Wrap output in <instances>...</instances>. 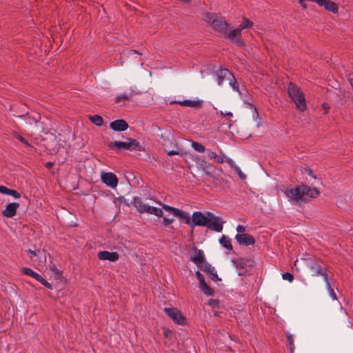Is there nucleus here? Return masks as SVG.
<instances>
[{
  "label": "nucleus",
  "instance_id": "1",
  "mask_svg": "<svg viewBox=\"0 0 353 353\" xmlns=\"http://www.w3.org/2000/svg\"><path fill=\"white\" fill-rule=\"evenodd\" d=\"M285 196L296 203L305 201L307 198H316L320 194V191L316 188L305 185H298L294 188H288L285 191Z\"/></svg>",
  "mask_w": 353,
  "mask_h": 353
},
{
  "label": "nucleus",
  "instance_id": "2",
  "mask_svg": "<svg viewBox=\"0 0 353 353\" xmlns=\"http://www.w3.org/2000/svg\"><path fill=\"white\" fill-rule=\"evenodd\" d=\"M254 23L249 19L243 17L241 23L235 29L230 30L228 34V38L234 40V43L239 46H245L244 41L241 38V32L245 29L251 28Z\"/></svg>",
  "mask_w": 353,
  "mask_h": 353
},
{
  "label": "nucleus",
  "instance_id": "3",
  "mask_svg": "<svg viewBox=\"0 0 353 353\" xmlns=\"http://www.w3.org/2000/svg\"><path fill=\"white\" fill-rule=\"evenodd\" d=\"M288 93L300 111L306 109L305 96L298 85L290 82L288 85Z\"/></svg>",
  "mask_w": 353,
  "mask_h": 353
},
{
  "label": "nucleus",
  "instance_id": "4",
  "mask_svg": "<svg viewBox=\"0 0 353 353\" xmlns=\"http://www.w3.org/2000/svg\"><path fill=\"white\" fill-rule=\"evenodd\" d=\"M110 148H117L118 150H128L130 151L138 150L144 151V148L141 143L134 139L127 138L126 141H113L108 143Z\"/></svg>",
  "mask_w": 353,
  "mask_h": 353
},
{
  "label": "nucleus",
  "instance_id": "5",
  "mask_svg": "<svg viewBox=\"0 0 353 353\" xmlns=\"http://www.w3.org/2000/svg\"><path fill=\"white\" fill-rule=\"evenodd\" d=\"M309 269L312 272V275L314 276H323L325 281L328 278V275L326 272V268L322 264V263L318 261H312L309 264Z\"/></svg>",
  "mask_w": 353,
  "mask_h": 353
},
{
  "label": "nucleus",
  "instance_id": "6",
  "mask_svg": "<svg viewBox=\"0 0 353 353\" xmlns=\"http://www.w3.org/2000/svg\"><path fill=\"white\" fill-rule=\"evenodd\" d=\"M208 215L210 218L209 223L206 227L210 230L216 231L217 232H221L223 230V224L225 223L222 218L216 216L211 212H208Z\"/></svg>",
  "mask_w": 353,
  "mask_h": 353
},
{
  "label": "nucleus",
  "instance_id": "7",
  "mask_svg": "<svg viewBox=\"0 0 353 353\" xmlns=\"http://www.w3.org/2000/svg\"><path fill=\"white\" fill-rule=\"evenodd\" d=\"M210 216L204 215L201 212H194L192 216L191 228L193 231L195 226H205L209 223Z\"/></svg>",
  "mask_w": 353,
  "mask_h": 353
},
{
  "label": "nucleus",
  "instance_id": "8",
  "mask_svg": "<svg viewBox=\"0 0 353 353\" xmlns=\"http://www.w3.org/2000/svg\"><path fill=\"white\" fill-rule=\"evenodd\" d=\"M165 312L177 324L183 325L185 323V317L182 315L181 312L176 308L164 309Z\"/></svg>",
  "mask_w": 353,
  "mask_h": 353
},
{
  "label": "nucleus",
  "instance_id": "9",
  "mask_svg": "<svg viewBox=\"0 0 353 353\" xmlns=\"http://www.w3.org/2000/svg\"><path fill=\"white\" fill-rule=\"evenodd\" d=\"M21 272L28 276H30L34 279H35L37 281L40 282L43 285L46 287L48 289H52V285L46 281L41 275H39L36 272L33 271L32 269L29 268H23L21 269Z\"/></svg>",
  "mask_w": 353,
  "mask_h": 353
},
{
  "label": "nucleus",
  "instance_id": "10",
  "mask_svg": "<svg viewBox=\"0 0 353 353\" xmlns=\"http://www.w3.org/2000/svg\"><path fill=\"white\" fill-rule=\"evenodd\" d=\"M193 160L195 162L197 169L202 170L204 174L208 176H210L212 174L211 172L210 171L211 165L205 159L199 156H195L193 157Z\"/></svg>",
  "mask_w": 353,
  "mask_h": 353
},
{
  "label": "nucleus",
  "instance_id": "11",
  "mask_svg": "<svg viewBox=\"0 0 353 353\" xmlns=\"http://www.w3.org/2000/svg\"><path fill=\"white\" fill-rule=\"evenodd\" d=\"M177 103L181 106L190 107L196 110L201 109L203 107V101L202 100H190L186 99L183 101H173L170 102V104Z\"/></svg>",
  "mask_w": 353,
  "mask_h": 353
},
{
  "label": "nucleus",
  "instance_id": "12",
  "mask_svg": "<svg viewBox=\"0 0 353 353\" xmlns=\"http://www.w3.org/2000/svg\"><path fill=\"white\" fill-rule=\"evenodd\" d=\"M101 180L105 184L112 188H116L118 184L117 176L112 172H102Z\"/></svg>",
  "mask_w": 353,
  "mask_h": 353
},
{
  "label": "nucleus",
  "instance_id": "13",
  "mask_svg": "<svg viewBox=\"0 0 353 353\" xmlns=\"http://www.w3.org/2000/svg\"><path fill=\"white\" fill-rule=\"evenodd\" d=\"M235 239L240 245L245 246L254 245L255 243L254 238L248 234H237Z\"/></svg>",
  "mask_w": 353,
  "mask_h": 353
},
{
  "label": "nucleus",
  "instance_id": "14",
  "mask_svg": "<svg viewBox=\"0 0 353 353\" xmlns=\"http://www.w3.org/2000/svg\"><path fill=\"white\" fill-rule=\"evenodd\" d=\"M212 27L216 31L225 34L228 38V34L230 31H228L229 24L226 21L217 19Z\"/></svg>",
  "mask_w": 353,
  "mask_h": 353
},
{
  "label": "nucleus",
  "instance_id": "15",
  "mask_svg": "<svg viewBox=\"0 0 353 353\" xmlns=\"http://www.w3.org/2000/svg\"><path fill=\"white\" fill-rule=\"evenodd\" d=\"M20 205L18 203H10L2 212V214L6 218H12L15 216Z\"/></svg>",
  "mask_w": 353,
  "mask_h": 353
},
{
  "label": "nucleus",
  "instance_id": "16",
  "mask_svg": "<svg viewBox=\"0 0 353 353\" xmlns=\"http://www.w3.org/2000/svg\"><path fill=\"white\" fill-rule=\"evenodd\" d=\"M129 125L124 119H117L110 123V128L117 132H123L128 128Z\"/></svg>",
  "mask_w": 353,
  "mask_h": 353
},
{
  "label": "nucleus",
  "instance_id": "17",
  "mask_svg": "<svg viewBox=\"0 0 353 353\" xmlns=\"http://www.w3.org/2000/svg\"><path fill=\"white\" fill-rule=\"evenodd\" d=\"M98 258L100 260H108L114 262L119 259V255L117 252H110L108 251H101L98 253Z\"/></svg>",
  "mask_w": 353,
  "mask_h": 353
},
{
  "label": "nucleus",
  "instance_id": "18",
  "mask_svg": "<svg viewBox=\"0 0 353 353\" xmlns=\"http://www.w3.org/2000/svg\"><path fill=\"white\" fill-rule=\"evenodd\" d=\"M232 77V73L228 69H220L217 72V83L219 85H222L224 81H228Z\"/></svg>",
  "mask_w": 353,
  "mask_h": 353
},
{
  "label": "nucleus",
  "instance_id": "19",
  "mask_svg": "<svg viewBox=\"0 0 353 353\" xmlns=\"http://www.w3.org/2000/svg\"><path fill=\"white\" fill-rule=\"evenodd\" d=\"M191 261H193L197 267H199V265L203 263L206 261L203 252L201 250L196 249L194 254L191 256Z\"/></svg>",
  "mask_w": 353,
  "mask_h": 353
},
{
  "label": "nucleus",
  "instance_id": "20",
  "mask_svg": "<svg viewBox=\"0 0 353 353\" xmlns=\"http://www.w3.org/2000/svg\"><path fill=\"white\" fill-rule=\"evenodd\" d=\"M132 203L140 213L145 212L148 205L143 203V201L140 197L135 196L134 198Z\"/></svg>",
  "mask_w": 353,
  "mask_h": 353
},
{
  "label": "nucleus",
  "instance_id": "21",
  "mask_svg": "<svg viewBox=\"0 0 353 353\" xmlns=\"http://www.w3.org/2000/svg\"><path fill=\"white\" fill-rule=\"evenodd\" d=\"M175 216L178 217L181 220H183L186 224L189 225L191 227L192 219L188 212L182 211L179 209L178 212H176L175 214Z\"/></svg>",
  "mask_w": 353,
  "mask_h": 353
},
{
  "label": "nucleus",
  "instance_id": "22",
  "mask_svg": "<svg viewBox=\"0 0 353 353\" xmlns=\"http://www.w3.org/2000/svg\"><path fill=\"white\" fill-rule=\"evenodd\" d=\"M219 243L222 246L225 248L227 250H232L231 240L228 236H227L225 235H222L221 236V238L219 239Z\"/></svg>",
  "mask_w": 353,
  "mask_h": 353
},
{
  "label": "nucleus",
  "instance_id": "23",
  "mask_svg": "<svg viewBox=\"0 0 353 353\" xmlns=\"http://www.w3.org/2000/svg\"><path fill=\"white\" fill-rule=\"evenodd\" d=\"M145 212L150 214H154L158 217H162L163 212L161 209L148 205Z\"/></svg>",
  "mask_w": 353,
  "mask_h": 353
},
{
  "label": "nucleus",
  "instance_id": "24",
  "mask_svg": "<svg viewBox=\"0 0 353 353\" xmlns=\"http://www.w3.org/2000/svg\"><path fill=\"white\" fill-rule=\"evenodd\" d=\"M199 288L207 296L214 295V290L211 287H210L206 283L205 281L203 282V283L199 284Z\"/></svg>",
  "mask_w": 353,
  "mask_h": 353
},
{
  "label": "nucleus",
  "instance_id": "25",
  "mask_svg": "<svg viewBox=\"0 0 353 353\" xmlns=\"http://www.w3.org/2000/svg\"><path fill=\"white\" fill-rule=\"evenodd\" d=\"M324 8L327 11L332 12V13H336L339 10V7L336 3L330 0H327Z\"/></svg>",
  "mask_w": 353,
  "mask_h": 353
},
{
  "label": "nucleus",
  "instance_id": "26",
  "mask_svg": "<svg viewBox=\"0 0 353 353\" xmlns=\"http://www.w3.org/2000/svg\"><path fill=\"white\" fill-rule=\"evenodd\" d=\"M246 262L243 259H240L236 263V268L239 269L238 274L239 276L244 275L246 270H245Z\"/></svg>",
  "mask_w": 353,
  "mask_h": 353
},
{
  "label": "nucleus",
  "instance_id": "27",
  "mask_svg": "<svg viewBox=\"0 0 353 353\" xmlns=\"http://www.w3.org/2000/svg\"><path fill=\"white\" fill-rule=\"evenodd\" d=\"M218 19L217 16L214 13H205L204 14V20L206 22L210 23L212 26L216 22V19Z\"/></svg>",
  "mask_w": 353,
  "mask_h": 353
},
{
  "label": "nucleus",
  "instance_id": "28",
  "mask_svg": "<svg viewBox=\"0 0 353 353\" xmlns=\"http://www.w3.org/2000/svg\"><path fill=\"white\" fill-rule=\"evenodd\" d=\"M199 269H201L203 272H206L208 274H209L211 272H213V270L214 269V267H212L209 263L207 261H205L201 265H199L198 267Z\"/></svg>",
  "mask_w": 353,
  "mask_h": 353
},
{
  "label": "nucleus",
  "instance_id": "29",
  "mask_svg": "<svg viewBox=\"0 0 353 353\" xmlns=\"http://www.w3.org/2000/svg\"><path fill=\"white\" fill-rule=\"evenodd\" d=\"M89 119L94 124L97 126H101L103 125V119L99 115L95 114L93 116H90Z\"/></svg>",
  "mask_w": 353,
  "mask_h": 353
},
{
  "label": "nucleus",
  "instance_id": "30",
  "mask_svg": "<svg viewBox=\"0 0 353 353\" xmlns=\"http://www.w3.org/2000/svg\"><path fill=\"white\" fill-rule=\"evenodd\" d=\"M327 288L329 292L330 296L332 297L333 300H337L336 294L331 285V282L330 279H327L326 281Z\"/></svg>",
  "mask_w": 353,
  "mask_h": 353
},
{
  "label": "nucleus",
  "instance_id": "31",
  "mask_svg": "<svg viewBox=\"0 0 353 353\" xmlns=\"http://www.w3.org/2000/svg\"><path fill=\"white\" fill-rule=\"evenodd\" d=\"M192 147L196 150V151H198L199 152H204L205 150V148L204 145H203L202 144L198 143V142H196V141H192Z\"/></svg>",
  "mask_w": 353,
  "mask_h": 353
},
{
  "label": "nucleus",
  "instance_id": "32",
  "mask_svg": "<svg viewBox=\"0 0 353 353\" xmlns=\"http://www.w3.org/2000/svg\"><path fill=\"white\" fill-rule=\"evenodd\" d=\"M287 341H288V345L290 347V352L293 353L294 350V339H293V336L289 333H288V334H287Z\"/></svg>",
  "mask_w": 353,
  "mask_h": 353
},
{
  "label": "nucleus",
  "instance_id": "33",
  "mask_svg": "<svg viewBox=\"0 0 353 353\" xmlns=\"http://www.w3.org/2000/svg\"><path fill=\"white\" fill-rule=\"evenodd\" d=\"M162 208L166 211L171 212L174 216H175L176 212H178V208L170 206L166 204H162Z\"/></svg>",
  "mask_w": 353,
  "mask_h": 353
},
{
  "label": "nucleus",
  "instance_id": "34",
  "mask_svg": "<svg viewBox=\"0 0 353 353\" xmlns=\"http://www.w3.org/2000/svg\"><path fill=\"white\" fill-rule=\"evenodd\" d=\"M228 81H229L230 85L232 87V88L234 90L239 92V83L236 81V79H235V77H234L233 74H232V77L231 79H230Z\"/></svg>",
  "mask_w": 353,
  "mask_h": 353
},
{
  "label": "nucleus",
  "instance_id": "35",
  "mask_svg": "<svg viewBox=\"0 0 353 353\" xmlns=\"http://www.w3.org/2000/svg\"><path fill=\"white\" fill-rule=\"evenodd\" d=\"M130 98V95H128V94H121V95H118L116 98H115V101L117 103H119V102H121V101H128Z\"/></svg>",
  "mask_w": 353,
  "mask_h": 353
},
{
  "label": "nucleus",
  "instance_id": "36",
  "mask_svg": "<svg viewBox=\"0 0 353 353\" xmlns=\"http://www.w3.org/2000/svg\"><path fill=\"white\" fill-rule=\"evenodd\" d=\"M208 275L210 276V279L215 282L221 281V279L219 277L215 268L213 270V272H211Z\"/></svg>",
  "mask_w": 353,
  "mask_h": 353
},
{
  "label": "nucleus",
  "instance_id": "37",
  "mask_svg": "<svg viewBox=\"0 0 353 353\" xmlns=\"http://www.w3.org/2000/svg\"><path fill=\"white\" fill-rule=\"evenodd\" d=\"M234 170L241 179L244 180L246 179V175L241 171L239 166H235Z\"/></svg>",
  "mask_w": 353,
  "mask_h": 353
},
{
  "label": "nucleus",
  "instance_id": "38",
  "mask_svg": "<svg viewBox=\"0 0 353 353\" xmlns=\"http://www.w3.org/2000/svg\"><path fill=\"white\" fill-rule=\"evenodd\" d=\"M27 252L29 254L30 257L31 259L34 256H38L41 253L40 250H37V249H35V250L29 249Z\"/></svg>",
  "mask_w": 353,
  "mask_h": 353
},
{
  "label": "nucleus",
  "instance_id": "39",
  "mask_svg": "<svg viewBox=\"0 0 353 353\" xmlns=\"http://www.w3.org/2000/svg\"><path fill=\"white\" fill-rule=\"evenodd\" d=\"M282 278L284 280H287L289 282H292L294 279V276L290 272H285L282 274Z\"/></svg>",
  "mask_w": 353,
  "mask_h": 353
},
{
  "label": "nucleus",
  "instance_id": "40",
  "mask_svg": "<svg viewBox=\"0 0 353 353\" xmlns=\"http://www.w3.org/2000/svg\"><path fill=\"white\" fill-rule=\"evenodd\" d=\"M221 154H222V155L216 154V156L213 159L215 162L219 163H222L224 162L225 155L223 154V152H221Z\"/></svg>",
  "mask_w": 353,
  "mask_h": 353
},
{
  "label": "nucleus",
  "instance_id": "41",
  "mask_svg": "<svg viewBox=\"0 0 353 353\" xmlns=\"http://www.w3.org/2000/svg\"><path fill=\"white\" fill-rule=\"evenodd\" d=\"M221 154H222V155L216 154V156L213 159L215 162L219 163H222L224 162L225 155L223 154V152H221Z\"/></svg>",
  "mask_w": 353,
  "mask_h": 353
},
{
  "label": "nucleus",
  "instance_id": "42",
  "mask_svg": "<svg viewBox=\"0 0 353 353\" xmlns=\"http://www.w3.org/2000/svg\"><path fill=\"white\" fill-rule=\"evenodd\" d=\"M8 195H11L13 197H14L15 199H19L21 197L20 193L19 192H17V190H12V189H10V191H9V193L8 194Z\"/></svg>",
  "mask_w": 353,
  "mask_h": 353
},
{
  "label": "nucleus",
  "instance_id": "43",
  "mask_svg": "<svg viewBox=\"0 0 353 353\" xmlns=\"http://www.w3.org/2000/svg\"><path fill=\"white\" fill-rule=\"evenodd\" d=\"M195 275L199 282V284L203 283V282L205 281L204 276L201 274V273L199 270L195 272Z\"/></svg>",
  "mask_w": 353,
  "mask_h": 353
},
{
  "label": "nucleus",
  "instance_id": "44",
  "mask_svg": "<svg viewBox=\"0 0 353 353\" xmlns=\"http://www.w3.org/2000/svg\"><path fill=\"white\" fill-rule=\"evenodd\" d=\"M303 173L307 174H308L309 176H312L314 179H316V176L313 174L312 170L310 168H305L303 169Z\"/></svg>",
  "mask_w": 353,
  "mask_h": 353
},
{
  "label": "nucleus",
  "instance_id": "45",
  "mask_svg": "<svg viewBox=\"0 0 353 353\" xmlns=\"http://www.w3.org/2000/svg\"><path fill=\"white\" fill-rule=\"evenodd\" d=\"M174 221V219H168V218H166V217H164L163 219V224L165 226V227H168L170 225H171L172 223V222Z\"/></svg>",
  "mask_w": 353,
  "mask_h": 353
},
{
  "label": "nucleus",
  "instance_id": "46",
  "mask_svg": "<svg viewBox=\"0 0 353 353\" xmlns=\"http://www.w3.org/2000/svg\"><path fill=\"white\" fill-rule=\"evenodd\" d=\"M10 189L4 185H0V192L3 194H7L9 193Z\"/></svg>",
  "mask_w": 353,
  "mask_h": 353
},
{
  "label": "nucleus",
  "instance_id": "47",
  "mask_svg": "<svg viewBox=\"0 0 353 353\" xmlns=\"http://www.w3.org/2000/svg\"><path fill=\"white\" fill-rule=\"evenodd\" d=\"M219 302L216 299H210L208 303V304L213 307H217L219 305Z\"/></svg>",
  "mask_w": 353,
  "mask_h": 353
},
{
  "label": "nucleus",
  "instance_id": "48",
  "mask_svg": "<svg viewBox=\"0 0 353 353\" xmlns=\"http://www.w3.org/2000/svg\"><path fill=\"white\" fill-rule=\"evenodd\" d=\"M224 161H225L234 169L235 166H237L234 163V161L230 158H225Z\"/></svg>",
  "mask_w": 353,
  "mask_h": 353
},
{
  "label": "nucleus",
  "instance_id": "49",
  "mask_svg": "<svg viewBox=\"0 0 353 353\" xmlns=\"http://www.w3.org/2000/svg\"><path fill=\"white\" fill-rule=\"evenodd\" d=\"M236 231L238 234H244L243 232L245 231V228L243 225H239L236 227Z\"/></svg>",
  "mask_w": 353,
  "mask_h": 353
},
{
  "label": "nucleus",
  "instance_id": "50",
  "mask_svg": "<svg viewBox=\"0 0 353 353\" xmlns=\"http://www.w3.org/2000/svg\"><path fill=\"white\" fill-rule=\"evenodd\" d=\"M17 139H18L19 141H20L23 144H25L26 145H30V144L28 143V141L25 138H23V137L17 136Z\"/></svg>",
  "mask_w": 353,
  "mask_h": 353
},
{
  "label": "nucleus",
  "instance_id": "51",
  "mask_svg": "<svg viewBox=\"0 0 353 353\" xmlns=\"http://www.w3.org/2000/svg\"><path fill=\"white\" fill-rule=\"evenodd\" d=\"M167 153L169 156L179 154V152H178L176 150H170V151H168Z\"/></svg>",
  "mask_w": 353,
  "mask_h": 353
},
{
  "label": "nucleus",
  "instance_id": "52",
  "mask_svg": "<svg viewBox=\"0 0 353 353\" xmlns=\"http://www.w3.org/2000/svg\"><path fill=\"white\" fill-rule=\"evenodd\" d=\"M216 153L214 152H208V157L211 159H213L214 158V157L216 156Z\"/></svg>",
  "mask_w": 353,
  "mask_h": 353
},
{
  "label": "nucleus",
  "instance_id": "53",
  "mask_svg": "<svg viewBox=\"0 0 353 353\" xmlns=\"http://www.w3.org/2000/svg\"><path fill=\"white\" fill-rule=\"evenodd\" d=\"M348 81H350V83L353 88V73H351L348 75Z\"/></svg>",
  "mask_w": 353,
  "mask_h": 353
},
{
  "label": "nucleus",
  "instance_id": "54",
  "mask_svg": "<svg viewBox=\"0 0 353 353\" xmlns=\"http://www.w3.org/2000/svg\"><path fill=\"white\" fill-rule=\"evenodd\" d=\"M221 114L224 116H228V117H232V113L231 112H223V111H221Z\"/></svg>",
  "mask_w": 353,
  "mask_h": 353
},
{
  "label": "nucleus",
  "instance_id": "55",
  "mask_svg": "<svg viewBox=\"0 0 353 353\" xmlns=\"http://www.w3.org/2000/svg\"><path fill=\"white\" fill-rule=\"evenodd\" d=\"M28 122L30 124H32L33 122H34V123H37V120L36 119H34V118L28 117Z\"/></svg>",
  "mask_w": 353,
  "mask_h": 353
},
{
  "label": "nucleus",
  "instance_id": "56",
  "mask_svg": "<svg viewBox=\"0 0 353 353\" xmlns=\"http://www.w3.org/2000/svg\"><path fill=\"white\" fill-rule=\"evenodd\" d=\"M54 163L52 162H47L46 166L48 168L52 167Z\"/></svg>",
  "mask_w": 353,
  "mask_h": 353
},
{
  "label": "nucleus",
  "instance_id": "57",
  "mask_svg": "<svg viewBox=\"0 0 353 353\" xmlns=\"http://www.w3.org/2000/svg\"><path fill=\"white\" fill-rule=\"evenodd\" d=\"M323 108L325 110V112H327V110L329 109V106L327 103H323Z\"/></svg>",
  "mask_w": 353,
  "mask_h": 353
},
{
  "label": "nucleus",
  "instance_id": "58",
  "mask_svg": "<svg viewBox=\"0 0 353 353\" xmlns=\"http://www.w3.org/2000/svg\"><path fill=\"white\" fill-rule=\"evenodd\" d=\"M132 52H133V53H138V52L137 50H132Z\"/></svg>",
  "mask_w": 353,
  "mask_h": 353
},
{
  "label": "nucleus",
  "instance_id": "59",
  "mask_svg": "<svg viewBox=\"0 0 353 353\" xmlns=\"http://www.w3.org/2000/svg\"><path fill=\"white\" fill-rule=\"evenodd\" d=\"M52 271L55 272V270H57V269H56V268H52Z\"/></svg>",
  "mask_w": 353,
  "mask_h": 353
}]
</instances>
